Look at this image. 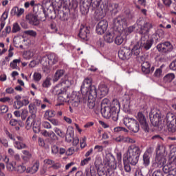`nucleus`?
Returning a JSON list of instances; mask_svg holds the SVG:
<instances>
[{
	"label": "nucleus",
	"instance_id": "nucleus-1",
	"mask_svg": "<svg viewBox=\"0 0 176 176\" xmlns=\"http://www.w3.org/2000/svg\"><path fill=\"white\" fill-rule=\"evenodd\" d=\"M110 102L107 98L102 100L101 102V112L103 118L109 119L111 116L114 122H118L119 119V112H120V103L119 101H114L111 106Z\"/></svg>",
	"mask_w": 176,
	"mask_h": 176
},
{
	"label": "nucleus",
	"instance_id": "nucleus-2",
	"mask_svg": "<svg viewBox=\"0 0 176 176\" xmlns=\"http://www.w3.org/2000/svg\"><path fill=\"white\" fill-rule=\"evenodd\" d=\"M137 24L140 27V34H143L140 42H138V43H140V45H145L146 42L151 41L148 34H149V31L151 28H152V23H149L144 18H140L137 21Z\"/></svg>",
	"mask_w": 176,
	"mask_h": 176
},
{
	"label": "nucleus",
	"instance_id": "nucleus-3",
	"mask_svg": "<svg viewBox=\"0 0 176 176\" xmlns=\"http://www.w3.org/2000/svg\"><path fill=\"white\" fill-rule=\"evenodd\" d=\"M141 155V148L140 146L132 144L128 147L126 153V159L128 163L131 166H135L140 160V156Z\"/></svg>",
	"mask_w": 176,
	"mask_h": 176
},
{
	"label": "nucleus",
	"instance_id": "nucleus-4",
	"mask_svg": "<svg viewBox=\"0 0 176 176\" xmlns=\"http://www.w3.org/2000/svg\"><path fill=\"white\" fill-rule=\"evenodd\" d=\"M104 162L107 166L106 171L107 173V175H115V170H116L117 168L116 160H115V157H113L112 154H107L106 155Z\"/></svg>",
	"mask_w": 176,
	"mask_h": 176
},
{
	"label": "nucleus",
	"instance_id": "nucleus-5",
	"mask_svg": "<svg viewBox=\"0 0 176 176\" xmlns=\"http://www.w3.org/2000/svg\"><path fill=\"white\" fill-rule=\"evenodd\" d=\"M150 120L154 127H160V129H164V121L163 120V115L160 111L157 110L155 113L150 116Z\"/></svg>",
	"mask_w": 176,
	"mask_h": 176
},
{
	"label": "nucleus",
	"instance_id": "nucleus-6",
	"mask_svg": "<svg viewBox=\"0 0 176 176\" xmlns=\"http://www.w3.org/2000/svg\"><path fill=\"white\" fill-rule=\"evenodd\" d=\"M123 122L124 124L129 129V130H131V131H133V133H138V131H140V124H138L137 120L134 118H124Z\"/></svg>",
	"mask_w": 176,
	"mask_h": 176
},
{
	"label": "nucleus",
	"instance_id": "nucleus-7",
	"mask_svg": "<svg viewBox=\"0 0 176 176\" xmlns=\"http://www.w3.org/2000/svg\"><path fill=\"white\" fill-rule=\"evenodd\" d=\"M153 43V41H152V39H150L144 44H140V43H137L132 49V54L133 56H139L140 53H141V51L140 50L141 47H143L146 50H149L150 47H152Z\"/></svg>",
	"mask_w": 176,
	"mask_h": 176
},
{
	"label": "nucleus",
	"instance_id": "nucleus-8",
	"mask_svg": "<svg viewBox=\"0 0 176 176\" xmlns=\"http://www.w3.org/2000/svg\"><path fill=\"white\" fill-rule=\"evenodd\" d=\"M174 47H173V44L168 41H165L164 43H160L157 45V50L160 53H162L164 54H167L173 52Z\"/></svg>",
	"mask_w": 176,
	"mask_h": 176
},
{
	"label": "nucleus",
	"instance_id": "nucleus-9",
	"mask_svg": "<svg viewBox=\"0 0 176 176\" xmlns=\"http://www.w3.org/2000/svg\"><path fill=\"white\" fill-rule=\"evenodd\" d=\"M113 27L118 31H122L127 27V19L124 16H119L113 20Z\"/></svg>",
	"mask_w": 176,
	"mask_h": 176
},
{
	"label": "nucleus",
	"instance_id": "nucleus-10",
	"mask_svg": "<svg viewBox=\"0 0 176 176\" xmlns=\"http://www.w3.org/2000/svg\"><path fill=\"white\" fill-rule=\"evenodd\" d=\"M54 93L58 96V101H60V102H67V101H69V100H68L69 96L66 90H62L58 89V87H55L54 89Z\"/></svg>",
	"mask_w": 176,
	"mask_h": 176
},
{
	"label": "nucleus",
	"instance_id": "nucleus-11",
	"mask_svg": "<svg viewBox=\"0 0 176 176\" xmlns=\"http://www.w3.org/2000/svg\"><path fill=\"white\" fill-rule=\"evenodd\" d=\"M174 118L175 116L173 113H168L166 115V129L170 133H175L176 131V124H174Z\"/></svg>",
	"mask_w": 176,
	"mask_h": 176
},
{
	"label": "nucleus",
	"instance_id": "nucleus-12",
	"mask_svg": "<svg viewBox=\"0 0 176 176\" xmlns=\"http://www.w3.org/2000/svg\"><path fill=\"white\" fill-rule=\"evenodd\" d=\"M109 0H91V5L94 8H100L102 10L108 9Z\"/></svg>",
	"mask_w": 176,
	"mask_h": 176
},
{
	"label": "nucleus",
	"instance_id": "nucleus-13",
	"mask_svg": "<svg viewBox=\"0 0 176 176\" xmlns=\"http://www.w3.org/2000/svg\"><path fill=\"white\" fill-rule=\"evenodd\" d=\"M137 119L140 123L142 129H143L144 131H149V125H148V122H146V118L145 117L144 113H142V112L138 113Z\"/></svg>",
	"mask_w": 176,
	"mask_h": 176
},
{
	"label": "nucleus",
	"instance_id": "nucleus-14",
	"mask_svg": "<svg viewBox=\"0 0 176 176\" xmlns=\"http://www.w3.org/2000/svg\"><path fill=\"white\" fill-rule=\"evenodd\" d=\"M69 102L72 107L75 108L79 107V104H80V94L76 91L72 92L69 98Z\"/></svg>",
	"mask_w": 176,
	"mask_h": 176
},
{
	"label": "nucleus",
	"instance_id": "nucleus-15",
	"mask_svg": "<svg viewBox=\"0 0 176 176\" xmlns=\"http://www.w3.org/2000/svg\"><path fill=\"white\" fill-rule=\"evenodd\" d=\"M78 36L81 39L84 41H89V38H90V30L88 27L81 25L80 28V31L78 34Z\"/></svg>",
	"mask_w": 176,
	"mask_h": 176
},
{
	"label": "nucleus",
	"instance_id": "nucleus-16",
	"mask_svg": "<svg viewBox=\"0 0 176 176\" xmlns=\"http://www.w3.org/2000/svg\"><path fill=\"white\" fill-rule=\"evenodd\" d=\"M91 82H92L91 78H90L89 77L86 78L83 80L82 84L81 85V88H80L81 93H82V95H85L86 93H88L89 89L91 87H93V85H91Z\"/></svg>",
	"mask_w": 176,
	"mask_h": 176
},
{
	"label": "nucleus",
	"instance_id": "nucleus-17",
	"mask_svg": "<svg viewBox=\"0 0 176 176\" xmlns=\"http://www.w3.org/2000/svg\"><path fill=\"white\" fill-rule=\"evenodd\" d=\"M108 28V22L106 20L100 21L96 26V32L98 35H102Z\"/></svg>",
	"mask_w": 176,
	"mask_h": 176
},
{
	"label": "nucleus",
	"instance_id": "nucleus-18",
	"mask_svg": "<svg viewBox=\"0 0 176 176\" xmlns=\"http://www.w3.org/2000/svg\"><path fill=\"white\" fill-rule=\"evenodd\" d=\"M131 54H133V50L130 51L127 48H123L118 52V57L121 60H129L131 57Z\"/></svg>",
	"mask_w": 176,
	"mask_h": 176
},
{
	"label": "nucleus",
	"instance_id": "nucleus-19",
	"mask_svg": "<svg viewBox=\"0 0 176 176\" xmlns=\"http://www.w3.org/2000/svg\"><path fill=\"white\" fill-rule=\"evenodd\" d=\"M25 19L30 25L38 26L40 24V21L38 19V16L34 14H28L26 15Z\"/></svg>",
	"mask_w": 176,
	"mask_h": 176
},
{
	"label": "nucleus",
	"instance_id": "nucleus-20",
	"mask_svg": "<svg viewBox=\"0 0 176 176\" xmlns=\"http://www.w3.org/2000/svg\"><path fill=\"white\" fill-rule=\"evenodd\" d=\"M108 91H109V89H108V87H107V85L104 84L100 85L98 87V97H99V98H102V97H105V96L108 94Z\"/></svg>",
	"mask_w": 176,
	"mask_h": 176
},
{
	"label": "nucleus",
	"instance_id": "nucleus-21",
	"mask_svg": "<svg viewBox=\"0 0 176 176\" xmlns=\"http://www.w3.org/2000/svg\"><path fill=\"white\" fill-rule=\"evenodd\" d=\"M39 166V161H36L32 166H29L27 168V174H35L38 173Z\"/></svg>",
	"mask_w": 176,
	"mask_h": 176
},
{
	"label": "nucleus",
	"instance_id": "nucleus-22",
	"mask_svg": "<svg viewBox=\"0 0 176 176\" xmlns=\"http://www.w3.org/2000/svg\"><path fill=\"white\" fill-rule=\"evenodd\" d=\"M74 128L72 126H69L66 132L65 141H67V142H71V141L74 140Z\"/></svg>",
	"mask_w": 176,
	"mask_h": 176
},
{
	"label": "nucleus",
	"instance_id": "nucleus-23",
	"mask_svg": "<svg viewBox=\"0 0 176 176\" xmlns=\"http://www.w3.org/2000/svg\"><path fill=\"white\" fill-rule=\"evenodd\" d=\"M164 163H166V158L162 155L157 154L155 157V164H153V166L157 165L159 167L160 166H164Z\"/></svg>",
	"mask_w": 176,
	"mask_h": 176
},
{
	"label": "nucleus",
	"instance_id": "nucleus-24",
	"mask_svg": "<svg viewBox=\"0 0 176 176\" xmlns=\"http://www.w3.org/2000/svg\"><path fill=\"white\" fill-rule=\"evenodd\" d=\"M85 94H87L88 97L91 98H97V96H98V92H97V87L93 85L89 89L88 92H87Z\"/></svg>",
	"mask_w": 176,
	"mask_h": 176
},
{
	"label": "nucleus",
	"instance_id": "nucleus-25",
	"mask_svg": "<svg viewBox=\"0 0 176 176\" xmlns=\"http://www.w3.org/2000/svg\"><path fill=\"white\" fill-rule=\"evenodd\" d=\"M23 155H21V158L23 160L24 163H28L31 158L32 157V154L30 153V151L27 150L22 151Z\"/></svg>",
	"mask_w": 176,
	"mask_h": 176
},
{
	"label": "nucleus",
	"instance_id": "nucleus-26",
	"mask_svg": "<svg viewBox=\"0 0 176 176\" xmlns=\"http://www.w3.org/2000/svg\"><path fill=\"white\" fill-rule=\"evenodd\" d=\"M115 38V34L111 32H107L104 36V39L107 43H112Z\"/></svg>",
	"mask_w": 176,
	"mask_h": 176
},
{
	"label": "nucleus",
	"instance_id": "nucleus-27",
	"mask_svg": "<svg viewBox=\"0 0 176 176\" xmlns=\"http://www.w3.org/2000/svg\"><path fill=\"white\" fill-rule=\"evenodd\" d=\"M48 61L50 62V65H54L58 63V56L55 54H50L47 56Z\"/></svg>",
	"mask_w": 176,
	"mask_h": 176
},
{
	"label": "nucleus",
	"instance_id": "nucleus-28",
	"mask_svg": "<svg viewBox=\"0 0 176 176\" xmlns=\"http://www.w3.org/2000/svg\"><path fill=\"white\" fill-rule=\"evenodd\" d=\"M142 71L143 74H149L151 72V63L148 61H144L142 63Z\"/></svg>",
	"mask_w": 176,
	"mask_h": 176
},
{
	"label": "nucleus",
	"instance_id": "nucleus-29",
	"mask_svg": "<svg viewBox=\"0 0 176 176\" xmlns=\"http://www.w3.org/2000/svg\"><path fill=\"white\" fill-rule=\"evenodd\" d=\"M24 13V9L23 8H19V7H14L12 9L11 14L14 16H16V17H20L21 14Z\"/></svg>",
	"mask_w": 176,
	"mask_h": 176
},
{
	"label": "nucleus",
	"instance_id": "nucleus-30",
	"mask_svg": "<svg viewBox=\"0 0 176 176\" xmlns=\"http://www.w3.org/2000/svg\"><path fill=\"white\" fill-rule=\"evenodd\" d=\"M36 116H30L26 120V129L27 130H30L34 122H35V118Z\"/></svg>",
	"mask_w": 176,
	"mask_h": 176
},
{
	"label": "nucleus",
	"instance_id": "nucleus-31",
	"mask_svg": "<svg viewBox=\"0 0 176 176\" xmlns=\"http://www.w3.org/2000/svg\"><path fill=\"white\" fill-rule=\"evenodd\" d=\"M13 42L16 47H19V45H22L23 42H25V39L22 36H17L14 38Z\"/></svg>",
	"mask_w": 176,
	"mask_h": 176
},
{
	"label": "nucleus",
	"instance_id": "nucleus-32",
	"mask_svg": "<svg viewBox=\"0 0 176 176\" xmlns=\"http://www.w3.org/2000/svg\"><path fill=\"white\" fill-rule=\"evenodd\" d=\"M21 63V59H14L12 60V62L10 63V67L12 69H18L20 70V67L19 65H20V63Z\"/></svg>",
	"mask_w": 176,
	"mask_h": 176
},
{
	"label": "nucleus",
	"instance_id": "nucleus-33",
	"mask_svg": "<svg viewBox=\"0 0 176 176\" xmlns=\"http://www.w3.org/2000/svg\"><path fill=\"white\" fill-rule=\"evenodd\" d=\"M65 74V71L64 69H58L54 77V82H57L60 80V78H63L64 74Z\"/></svg>",
	"mask_w": 176,
	"mask_h": 176
},
{
	"label": "nucleus",
	"instance_id": "nucleus-34",
	"mask_svg": "<svg viewBox=\"0 0 176 176\" xmlns=\"http://www.w3.org/2000/svg\"><path fill=\"white\" fill-rule=\"evenodd\" d=\"M33 131L34 133H38L41 131V120H38L33 122Z\"/></svg>",
	"mask_w": 176,
	"mask_h": 176
},
{
	"label": "nucleus",
	"instance_id": "nucleus-35",
	"mask_svg": "<svg viewBox=\"0 0 176 176\" xmlns=\"http://www.w3.org/2000/svg\"><path fill=\"white\" fill-rule=\"evenodd\" d=\"M87 107L89 109H93L96 107V98H90L88 96Z\"/></svg>",
	"mask_w": 176,
	"mask_h": 176
},
{
	"label": "nucleus",
	"instance_id": "nucleus-36",
	"mask_svg": "<svg viewBox=\"0 0 176 176\" xmlns=\"http://www.w3.org/2000/svg\"><path fill=\"white\" fill-rule=\"evenodd\" d=\"M15 171H17L19 174H23V173H25L27 174V167L24 165H19L15 167Z\"/></svg>",
	"mask_w": 176,
	"mask_h": 176
},
{
	"label": "nucleus",
	"instance_id": "nucleus-37",
	"mask_svg": "<svg viewBox=\"0 0 176 176\" xmlns=\"http://www.w3.org/2000/svg\"><path fill=\"white\" fill-rule=\"evenodd\" d=\"M151 164V155L146 154L143 155V164L145 167H148Z\"/></svg>",
	"mask_w": 176,
	"mask_h": 176
},
{
	"label": "nucleus",
	"instance_id": "nucleus-38",
	"mask_svg": "<svg viewBox=\"0 0 176 176\" xmlns=\"http://www.w3.org/2000/svg\"><path fill=\"white\" fill-rule=\"evenodd\" d=\"M124 39H125L124 36H122V35L117 36L114 40V42L116 45H118V46H120V45H122V43L124 42Z\"/></svg>",
	"mask_w": 176,
	"mask_h": 176
},
{
	"label": "nucleus",
	"instance_id": "nucleus-39",
	"mask_svg": "<svg viewBox=\"0 0 176 176\" xmlns=\"http://www.w3.org/2000/svg\"><path fill=\"white\" fill-rule=\"evenodd\" d=\"M54 116H56V111L53 110H47L44 114V117L46 118L47 120H49L50 118H54Z\"/></svg>",
	"mask_w": 176,
	"mask_h": 176
},
{
	"label": "nucleus",
	"instance_id": "nucleus-40",
	"mask_svg": "<svg viewBox=\"0 0 176 176\" xmlns=\"http://www.w3.org/2000/svg\"><path fill=\"white\" fill-rule=\"evenodd\" d=\"M14 146L16 149H26L28 148L27 145L20 141H15Z\"/></svg>",
	"mask_w": 176,
	"mask_h": 176
},
{
	"label": "nucleus",
	"instance_id": "nucleus-41",
	"mask_svg": "<svg viewBox=\"0 0 176 176\" xmlns=\"http://www.w3.org/2000/svg\"><path fill=\"white\" fill-rule=\"evenodd\" d=\"M162 170L165 174H168L170 173H175V169L171 168V165H165L163 166Z\"/></svg>",
	"mask_w": 176,
	"mask_h": 176
},
{
	"label": "nucleus",
	"instance_id": "nucleus-42",
	"mask_svg": "<svg viewBox=\"0 0 176 176\" xmlns=\"http://www.w3.org/2000/svg\"><path fill=\"white\" fill-rule=\"evenodd\" d=\"M175 78V75L173 73H169L168 74H166L164 77V82H173V80H174Z\"/></svg>",
	"mask_w": 176,
	"mask_h": 176
},
{
	"label": "nucleus",
	"instance_id": "nucleus-43",
	"mask_svg": "<svg viewBox=\"0 0 176 176\" xmlns=\"http://www.w3.org/2000/svg\"><path fill=\"white\" fill-rule=\"evenodd\" d=\"M118 9H119V4L118 3H112L109 6V10H110V12L118 13Z\"/></svg>",
	"mask_w": 176,
	"mask_h": 176
},
{
	"label": "nucleus",
	"instance_id": "nucleus-44",
	"mask_svg": "<svg viewBox=\"0 0 176 176\" xmlns=\"http://www.w3.org/2000/svg\"><path fill=\"white\" fill-rule=\"evenodd\" d=\"M130 96L126 95L125 96L124 100H123V102H124V107L125 108H130Z\"/></svg>",
	"mask_w": 176,
	"mask_h": 176
},
{
	"label": "nucleus",
	"instance_id": "nucleus-45",
	"mask_svg": "<svg viewBox=\"0 0 176 176\" xmlns=\"http://www.w3.org/2000/svg\"><path fill=\"white\" fill-rule=\"evenodd\" d=\"M10 126H20L21 127L23 126V122L14 119L10 121Z\"/></svg>",
	"mask_w": 176,
	"mask_h": 176
},
{
	"label": "nucleus",
	"instance_id": "nucleus-46",
	"mask_svg": "<svg viewBox=\"0 0 176 176\" xmlns=\"http://www.w3.org/2000/svg\"><path fill=\"white\" fill-rule=\"evenodd\" d=\"M98 174L99 176H108L107 168H105L104 167L102 168H98Z\"/></svg>",
	"mask_w": 176,
	"mask_h": 176
},
{
	"label": "nucleus",
	"instance_id": "nucleus-47",
	"mask_svg": "<svg viewBox=\"0 0 176 176\" xmlns=\"http://www.w3.org/2000/svg\"><path fill=\"white\" fill-rule=\"evenodd\" d=\"M50 80H51L50 78H47L46 79H45L43 81L42 87H45V89H47V87H49L52 85V82Z\"/></svg>",
	"mask_w": 176,
	"mask_h": 176
},
{
	"label": "nucleus",
	"instance_id": "nucleus-48",
	"mask_svg": "<svg viewBox=\"0 0 176 176\" xmlns=\"http://www.w3.org/2000/svg\"><path fill=\"white\" fill-rule=\"evenodd\" d=\"M13 107L14 109H20V108L24 107V104L21 100L14 101Z\"/></svg>",
	"mask_w": 176,
	"mask_h": 176
},
{
	"label": "nucleus",
	"instance_id": "nucleus-49",
	"mask_svg": "<svg viewBox=\"0 0 176 176\" xmlns=\"http://www.w3.org/2000/svg\"><path fill=\"white\" fill-rule=\"evenodd\" d=\"M21 28L18 23H14L12 25V32L13 34H16V32H19Z\"/></svg>",
	"mask_w": 176,
	"mask_h": 176
},
{
	"label": "nucleus",
	"instance_id": "nucleus-50",
	"mask_svg": "<svg viewBox=\"0 0 176 176\" xmlns=\"http://www.w3.org/2000/svg\"><path fill=\"white\" fill-rule=\"evenodd\" d=\"M29 111L30 113H31V116H36V108H35V106L34 104H29Z\"/></svg>",
	"mask_w": 176,
	"mask_h": 176
},
{
	"label": "nucleus",
	"instance_id": "nucleus-51",
	"mask_svg": "<svg viewBox=\"0 0 176 176\" xmlns=\"http://www.w3.org/2000/svg\"><path fill=\"white\" fill-rule=\"evenodd\" d=\"M24 34L25 35H29L30 36H32L33 38H36V36L38 35L36 32H35L34 30H26V31H24Z\"/></svg>",
	"mask_w": 176,
	"mask_h": 176
},
{
	"label": "nucleus",
	"instance_id": "nucleus-52",
	"mask_svg": "<svg viewBox=\"0 0 176 176\" xmlns=\"http://www.w3.org/2000/svg\"><path fill=\"white\" fill-rule=\"evenodd\" d=\"M41 64H42V65H43V67H48V65H50L49 59L46 56H44L42 58Z\"/></svg>",
	"mask_w": 176,
	"mask_h": 176
},
{
	"label": "nucleus",
	"instance_id": "nucleus-53",
	"mask_svg": "<svg viewBox=\"0 0 176 176\" xmlns=\"http://www.w3.org/2000/svg\"><path fill=\"white\" fill-rule=\"evenodd\" d=\"M124 142H126L127 144H135V139L130 137H126L124 138Z\"/></svg>",
	"mask_w": 176,
	"mask_h": 176
},
{
	"label": "nucleus",
	"instance_id": "nucleus-54",
	"mask_svg": "<svg viewBox=\"0 0 176 176\" xmlns=\"http://www.w3.org/2000/svg\"><path fill=\"white\" fill-rule=\"evenodd\" d=\"M33 78H34V80H35V82H39V80H41V79H42V75L38 72H34V74L33 75Z\"/></svg>",
	"mask_w": 176,
	"mask_h": 176
},
{
	"label": "nucleus",
	"instance_id": "nucleus-55",
	"mask_svg": "<svg viewBox=\"0 0 176 176\" xmlns=\"http://www.w3.org/2000/svg\"><path fill=\"white\" fill-rule=\"evenodd\" d=\"M54 131L56 133V134H57V135H58V137H64V133L62 132L61 129L57 128V127H55L54 129Z\"/></svg>",
	"mask_w": 176,
	"mask_h": 176
},
{
	"label": "nucleus",
	"instance_id": "nucleus-56",
	"mask_svg": "<svg viewBox=\"0 0 176 176\" xmlns=\"http://www.w3.org/2000/svg\"><path fill=\"white\" fill-rule=\"evenodd\" d=\"M80 12H82V14H86L89 12V6L85 5H82L80 6Z\"/></svg>",
	"mask_w": 176,
	"mask_h": 176
},
{
	"label": "nucleus",
	"instance_id": "nucleus-57",
	"mask_svg": "<svg viewBox=\"0 0 176 176\" xmlns=\"http://www.w3.org/2000/svg\"><path fill=\"white\" fill-rule=\"evenodd\" d=\"M25 58L27 60H30V58H32L34 57V52L31 51L26 52L25 54L24 55Z\"/></svg>",
	"mask_w": 176,
	"mask_h": 176
},
{
	"label": "nucleus",
	"instance_id": "nucleus-58",
	"mask_svg": "<svg viewBox=\"0 0 176 176\" xmlns=\"http://www.w3.org/2000/svg\"><path fill=\"white\" fill-rule=\"evenodd\" d=\"M42 126L44 129H52V124L47 121H43Z\"/></svg>",
	"mask_w": 176,
	"mask_h": 176
},
{
	"label": "nucleus",
	"instance_id": "nucleus-59",
	"mask_svg": "<svg viewBox=\"0 0 176 176\" xmlns=\"http://www.w3.org/2000/svg\"><path fill=\"white\" fill-rule=\"evenodd\" d=\"M51 140H53L54 141H56L58 140V137L54 133L53 131L50 132V135L48 136Z\"/></svg>",
	"mask_w": 176,
	"mask_h": 176
},
{
	"label": "nucleus",
	"instance_id": "nucleus-60",
	"mask_svg": "<svg viewBox=\"0 0 176 176\" xmlns=\"http://www.w3.org/2000/svg\"><path fill=\"white\" fill-rule=\"evenodd\" d=\"M45 17H48V19H53V16L52 15V10L47 9V12L45 10L43 11Z\"/></svg>",
	"mask_w": 176,
	"mask_h": 176
},
{
	"label": "nucleus",
	"instance_id": "nucleus-61",
	"mask_svg": "<svg viewBox=\"0 0 176 176\" xmlns=\"http://www.w3.org/2000/svg\"><path fill=\"white\" fill-rule=\"evenodd\" d=\"M91 160V157H90L84 159L83 160L81 161L80 166H86V164H89V162H90Z\"/></svg>",
	"mask_w": 176,
	"mask_h": 176
},
{
	"label": "nucleus",
	"instance_id": "nucleus-62",
	"mask_svg": "<svg viewBox=\"0 0 176 176\" xmlns=\"http://www.w3.org/2000/svg\"><path fill=\"white\" fill-rule=\"evenodd\" d=\"M12 32V28L10 26H6L5 28V32H2L3 35H8V34H10Z\"/></svg>",
	"mask_w": 176,
	"mask_h": 176
},
{
	"label": "nucleus",
	"instance_id": "nucleus-63",
	"mask_svg": "<svg viewBox=\"0 0 176 176\" xmlns=\"http://www.w3.org/2000/svg\"><path fill=\"white\" fill-rule=\"evenodd\" d=\"M0 111L1 113H6L9 111V108L6 105H2L0 107Z\"/></svg>",
	"mask_w": 176,
	"mask_h": 176
},
{
	"label": "nucleus",
	"instance_id": "nucleus-64",
	"mask_svg": "<svg viewBox=\"0 0 176 176\" xmlns=\"http://www.w3.org/2000/svg\"><path fill=\"white\" fill-rule=\"evenodd\" d=\"M152 176H164V175H163V173L161 172L160 170H157L153 173Z\"/></svg>",
	"mask_w": 176,
	"mask_h": 176
}]
</instances>
